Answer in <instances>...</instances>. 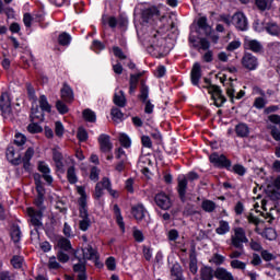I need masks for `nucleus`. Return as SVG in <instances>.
<instances>
[{
	"label": "nucleus",
	"mask_w": 280,
	"mask_h": 280,
	"mask_svg": "<svg viewBox=\"0 0 280 280\" xmlns=\"http://www.w3.org/2000/svg\"><path fill=\"white\" fill-rule=\"evenodd\" d=\"M262 215L267 222L272 223V220L279 215V210H277V208H270L269 212L262 213Z\"/></svg>",
	"instance_id": "obj_37"
},
{
	"label": "nucleus",
	"mask_w": 280,
	"mask_h": 280,
	"mask_svg": "<svg viewBox=\"0 0 280 280\" xmlns=\"http://www.w3.org/2000/svg\"><path fill=\"white\" fill-rule=\"evenodd\" d=\"M265 30H266L267 34H270V36H279V34H280L279 24H277L276 22H268L265 25Z\"/></svg>",
	"instance_id": "obj_28"
},
{
	"label": "nucleus",
	"mask_w": 280,
	"mask_h": 280,
	"mask_svg": "<svg viewBox=\"0 0 280 280\" xmlns=\"http://www.w3.org/2000/svg\"><path fill=\"white\" fill-rule=\"evenodd\" d=\"M102 185L103 188L106 189L113 198H119V192H117V190H114L113 187H110V179H108V177H104L102 179Z\"/></svg>",
	"instance_id": "obj_31"
},
{
	"label": "nucleus",
	"mask_w": 280,
	"mask_h": 280,
	"mask_svg": "<svg viewBox=\"0 0 280 280\" xmlns=\"http://www.w3.org/2000/svg\"><path fill=\"white\" fill-rule=\"evenodd\" d=\"M28 132H31L32 135H36L38 132H43V127H40L38 124L33 122L30 124L27 127Z\"/></svg>",
	"instance_id": "obj_49"
},
{
	"label": "nucleus",
	"mask_w": 280,
	"mask_h": 280,
	"mask_svg": "<svg viewBox=\"0 0 280 280\" xmlns=\"http://www.w3.org/2000/svg\"><path fill=\"white\" fill-rule=\"evenodd\" d=\"M245 49H248L249 51H254V54H259L261 49H264V46H261V43L256 39H246L244 43Z\"/></svg>",
	"instance_id": "obj_20"
},
{
	"label": "nucleus",
	"mask_w": 280,
	"mask_h": 280,
	"mask_svg": "<svg viewBox=\"0 0 280 280\" xmlns=\"http://www.w3.org/2000/svg\"><path fill=\"white\" fill-rule=\"evenodd\" d=\"M171 273L173 279H179L183 277V268L180 267V265L175 264L171 269Z\"/></svg>",
	"instance_id": "obj_40"
},
{
	"label": "nucleus",
	"mask_w": 280,
	"mask_h": 280,
	"mask_svg": "<svg viewBox=\"0 0 280 280\" xmlns=\"http://www.w3.org/2000/svg\"><path fill=\"white\" fill-rule=\"evenodd\" d=\"M141 20L144 25H159L165 21V15L161 14L159 7H149L142 10Z\"/></svg>",
	"instance_id": "obj_2"
},
{
	"label": "nucleus",
	"mask_w": 280,
	"mask_h": 280,
	"mask_svg": "<svg viewBox=\"0 0 280 280\" xmlns=\"http://www.w3.org/2000/svg\"><path fill=\"white\" fill-rule=\"evenodd\" d=\"M231 268L234 270H246V262L237 259H233L230 262Z\"/></svg>",
	"instance_id": "obj_42"
},
{
	"label": "nucleus",
	"mask_w": 280,
	"mask_h": 280,
	"mask_svg": "<svg viewBox=\"0 0 280 280\" xmlns=\"http://www.w3.org/2000/svg\"><path fill=\"white\" fill-rule=\"evenodd\" d=\"M231 231V225L228 221H219V226L215 229L217 235H226Z\"/></svg>",
	"instance_id": "obj_29"
},
{
	"label": "nucleus",
	"mask_w": 280,
	"mask_h": 280,
	"mask_svg": "<svg viewBox=\"0 0 280 280\" xmlns=\"http://www.w3.org/2000/svg\"><path fill=\"white\" fill-rule=\"evenodd\" d=\"M77 137L79 141H86V139H89V133L86 132V129L79 128Z\"/></svg>",
	"instance_id": "obj_61"
},
{
	"label": "nucleus",
	"mask_w": 280,
	"mask_h": 280,
	"mask_svg": "<svg viewBox=\"0 0 280 280\" xmlns=\"http://www.w3.org/2000/svg\"><path fill=\"white\" fill-rule=\"evenodd\" d=\"M214 277L215 279L218 280H235L233 278V273H231L229 270H226L225 268L223 267H218L215 270H214Z\"/></svg>",
	"instance_id": "obj_21"
},
{
	"label": "nucleus",
	"mask_w": 280,
	"mask_h": 280,
	"mask_svg": "<svg viewBox=\"0 0 280 280\" xmlns=\"http://www.w3.org/2000/svg\"><path fill=\"white\" fill-rule=\"evenodd\" d=\"M114 104L116 106H119L120 108H124L126 106V95H124V91H118V93H115L114 95Z\"/></svg>",
	"instance_id": "obj_32"
},
{
	"label": "nucleus",
	"mask_w": 280,
	"mask_h": 280,
	"mask_svg": "<svg viewBox=\"0 0 280 280\" xmlns=\"http://www.w3.org/2000/svg\"><path fill=\"white\" fill-rule=\"evenodd\" d=\"M59 45L67 47V45H71V35L68 33H61L58 37Z\"/></svg>",
	"instance_id": "obj_39"
},
{
	"label": "nucleus",
	"mask_w": 280,
	"mask_h": 280,
	"mask_svg": "<svg viewBox=\"0 0 280 280\" xmlns=\"http://www.w3.org/2000/svg\"><path fill=\"white\" fill-rule=\"evenodd\" d=\"M241 65L247 71H257L259 68V59H257L253 54L247 52L242 57Z\"/></svg>",
	"instance_id": "obj_5"
},
{
	"label": "nucleus",
	"mask_w": 280,
	"mask_h": 280,
	"mask_svg": "<svg viewBox=\"0 0 280 280\" xmlns=\"http://www.w3.org/2000/svg\"><path fill=\"white\" fill-rule=\"evenodd\" d=\"M143 73H138V74H131L130 75V81H129V93L132 95L135 91H137V85L139 84V78H141Z\"/></svg>",
	"instance_id": "obj_30"
},
{
	"label": "nucleus",
	"mask_w": 280,
	"mask_h": 280,
	"mask_svg": "<svg viewBox=\"0 0 280 280\" xmlns=\"http://www.w3.org/2000/svg\"><path fill=\"white\" fill-rule=\"evenodd\" d=\"M55 132L57 137H62V135H65V126H62V122H55Z\"/></svg>",
	"instance_id": "obj_59"
},
{
	"label": "nucleus",
	"mask_w": 280,
	"mask_h": 280,
	"mask_svg": "<svg viewBox=\"0 0 280 280\" xmlns=\"http://www.w3.org/2000/svg\"><path fill=\"white\" fill-rule=\"evenodd\" d=\"M31 119L32 121H35V119H43V113L38 110V107L32 108L31 109Z\"/></svg>",
	"instance_id": "obj_54"
},
{
	"label": "nucleus",
	"mask_w": 280,
	"mask_h": 280,
	"mask_svg": "<svg viewBox=\"0 0 280 280\" xmlns=\"http://www.w3.org/2000/svg\"><path fill=\"white\" fill-rule=\"evenodd\" d=\"M265 237H266V240H269L270 242H272V240H277V231H275V229H272V228L266 229Z\"/></svg>",
	"instance_id": "obj_47"
},
{
	"label": "nucleus",
	"mask_w": 280,
	"mask_h": 280,
	"mask_svg": "<svg viewBox=\"0 0 280 280\" xmlns=\"http://www.w3.org/2000/svg\"><path fill=\"white\" fill-rule=\"evenodd\" d=\"M11 238L13 242H21V229L19 228H13L11 231Z\"/></svg>",
	"instance_id": "obj_53"
},
{
	"label": "nucleus",
	"mask_w": 280,
	"mask_h": 280,
	"mask_svg": "<svg viewBox=\"0 0 280 280\" xmlns=\"http://www.w3.org/2000/svg\"><path fill=\"white\" fill-rule=\"evenodd\" d=\"M150 95V89L148 88V85H145V83H141V89H140V100L142 102H147L148 97Z\"/></svg>",
	"instance_id": "obj_41"
},
{
	"label": "nucleus",
	"mask_w": 280,
	"mask_h": 280,
	"mask_svg": "<svg viewBox=\"0 0 280 280\" xmlns=\"http://www.w3.org/2000/svg\"><path fill=\"white\" fill-rule=\"evenodd\" d=\"M240 47H242V42L235 39L228 45L226 49L228 51H235V49H240Z\"/></svg>",
	"instance_id": "obj_58"
},
{
	"label": "nucleus",
	"mask_w": 280,
	"mask_h": 280,
	"mask_svg": "<svg viewBox=\"0 0 280 280\" xmlns=\"http://www.w3.org/2000/svg\"><path fill=\"white\" fill-rule=\"evenodd\" d=\"M256 5L258 10H261V12H265V10H268L270 8V4H268V0H256Z\"/></svg>",
	"instance_id": "obj_60"
},
{
	"label": "nucleus",
	"mask_w": 280,
	"mask_h": 280,
	"mask_svg": "<svg viewBox=\"0 0 280 280\" xmlns=\"http://www.w3.org/2000/svg\"><path fill=\"white\" fill-rule=\"evenodd\" d=\"M48 268L50 270H58V268H60V262H58V260H56V256H52L49 258Z\"/></svg>",
	"instance_id": "obj_57"
},
{
	"label": "nucleus",
	"mask_w": 280,
	"mask_h": 280,
	"mask_svg": "<svg viewBox=\"0 0 280 280\" xmlns=\"http://www.w3.org/2000/svg\"><path fill=\"white\" fill-rule=\"evenodd\" d=\"M0 280H16V278L10 271H0Z\"/></svg>",
	"instance_id": "obj_63"
},
{
	"label": "nucleus",
	"mask_w": 280,
	"mask_h": 280,
	"mask_svg": "<svg viewBox=\"0 0 280 280\" xmlns=\"http://www.w3.org/2000/svg\"><path fill=\"white\" fill-rule=\"evenodd\" d=\"M235 132L237 137H241L242 139L248 137L250 135V128L248 125L244 122H240L238 125L235 126Z\"/></svg>",
	"instance_id": "obj_22"
},
{
	"label": "nucleus",
	"mask_w": 280,
	"mask_h": 280,
	"mask_svg": "<svg viewBox=\"0 0 280 280\" xmlns=\"http://www.w3.org/2000/svg\"><path fill=\"white\" fill-rule=\"evenodd\" d=\"M27 215L31 218L33 226H43V211L27 208Z\"/></svg>",
	"instance_id": "obj_11"
},
{
	"label": "nucleus",
	"mask_w": 280,
	"mask_h": 280,
	"mask_svg": "<svg viewBox=\"0 0 280 280\" xmlns=\"http://www.w3.org/2000/svg\"><path fill=\"white\" fill-rule=\"evenodd\" d=\"M119 141L122 148H130L132 145V141L130 140V137L126 133H120Z\"/></svg>",
	"instance_id": "obj_44"
},
{
	"label": "nucleus",
	"mask_w": 280,
	"mask_h": 280,
	"mask_svg": "<svg viewBox=\"0 0 280 280\" xmlns=\"http://www.w3.org/2000/svg\"><path fill=\"white\" fill-rule=\"evenodd\" d=\"M155 203L160 209H163L164 211H167V209H171L172 207V200L170 199V196H167L165 192H160L155 195Z\"/></svg>",
	"instance_id": "obj_10"
},
{
	"label": "nucleus",
	"mask_w": 280,
	"mask_h": 280,
	"mask_svg": "<svg viewBox=\"0 0 280 280\" xmlns=\"http://www.w3.org/2000/svg\"><path fill=\"white\" fill-rule=\"evenodd\" d=\"M52 159L58 172H65V162H62V153H60L57 150H54Z\"/></svg>",
	"instance_id": "obj_23"
},
{
	"label": "nucleus",
	"mask_w": 280,
	"mask_h": 280,
	"mask_svg": "<svg viewBox=\"0 0 280 280\" xmlns=\"http://www.w3.org/2000/svg\"><path fill=\"white\" fill-rule=\"evenodd\" d=\"M98 143L101 152L108 154V152L113 151V142H110V136L105 133L101 135L98 137Z\"/></svg>",
	"instance_id": "obj_12"
},
{
	"label": "nucleus",
	"mask_w": 280,
	"mask_h": 280,
	"mask_svg": "<svg viewBox=\"0 0 280 280\" xmlns=\"http://www.w3.org/2000/svg\"><path fill=\"white\" fill-rule=\"evenodd\" d=\"M215 277V271L211 267H203L200 269V279L201 280H213Z\"/></svg>",
	"instance_id": "obj_27"
},
{
	"label": "nucleus",
	"mask_w": 280,
	"mask_h": 280,
	"mask_svg": "<svg viewBox=\"0 0 280 280\" xmlns=\"http://www.w3.org/2000/svg\"><path fill=\"white\" fill-rule=\"evenodd\" d=\"M230 246L233 248H238L242 250L244 244H248V236H246V230L244 228H234L232 229L231 237L226 241Z\"/></svg>",
	"instance_id": "obj_3"
},
{
	"label": "nucleus",
	"mask_w": 280,
	"mask_h": 280,
	"mask_svg": "<svg viewBox=\"0 0 280 280\" xmlns=\"http://www.w3.org/2000/svg\"><path fill=\"white\" fill-rule=\"evenodd\" d=\"M83 257L84 259H90L91 261H97L98 259L97 252L93 249L91 245L83 248Z\"/></svg>",
	"instance_id": "obj_25"
},
{
	"label": "nucleus",
	"mask_w": 280,
	"mask_h": 280,
	"mask_svg": "<svg viewBox=\"0 0 280 280\" xmlns=\"http://www.w3.org/2000/svg\"><path fill=\"white\" fill-rule=\"evenodd\" d=\"M234 174H237L238 176H244L246 174V167L242 164H236L232 167Z\"/></svg>",
	"instance_id": "obj_56"
},
{
	"label": "nucleus",
	"mask_w": 280,
	"mask_h": 280,
	"mask_svg": "<svg viewBox=\"0 0 280 280\" xmlns=\"http://www.w3.org/2000/svg\"><path fill=\"white\" fill-rule=\"evenodd\" d=\"M110 115L115 124H120V121H124V113H121V109L114 107L112 108Z\"/></svg>",
	"instance_id": "obj_34"
},
{
	"label": "nucleus",
	"mask_w": 280,
	"mask_h": 280,
	"mask_svg": "<svg viewBox=\"0 0 280 280\" xmlns=\"http://www.w3.org/2000/svg\"><path fill=\"white\" fill-rule=\"evenodd\" d=\"M66 163H71V166L67 171L68 182L70 183V185H75V183H78V175L75 174V166H74L73 159L68 158L66 160Z\"/></svg>",
	"instance_id": "obj_18"
},
{
	"label": "nucleus",
	"mask_w": 280,
	"mask_h": 280,
	"mask_svg": "<svg viewBox=\"0 0 280 280\" xmlns=\"http://www.w3.org/2000/svg\"><path fill=\"white\" fill-rule=\"evenodd\" d=\"M209 161L214 167H231V161L224 154L212 153Z\"/></svg>",
	"instance_id": "obj_8"
},
{
	"label": "nucleus",
	"mask_w": 280,
	"mask_h": 280,
	"mask_svg": "<svg viewBox=\"0 0 280 280\" xmlns=\"http://www.w3.org/2000/svg\"><path fill=\"white\" fill-rule=\"evenodd\" d=\"M39 106L42 110H44L45 113H51V105H49V102L47 101V96L42 95L39 97Z\"/></svg>",
	"instance_id": "obj_36"
},
{
	"label": "nucleus",
	"mask_w": 280,
	"mask_h": 280,
	"mask_svg": "<svg viewBox=\"0 0 280 280\" xmlns=\"http://www.w3.org/2000/svg\"><path fill=\"white\" fill-rule=\"evenodd\" d=\"M232 25H234L236 30H240L241 32H246L248 30V20L242 12H236L232 16Z\"/></svg>",
	"instance_id": "obj_7"
},
{
	"label": "nucleus",
	"mask_w": 280,
	"mask_h": 280,
	"mask_svg": "<svg viewBox=\"0 0 280 280\" xmlns=\"http://www.w3.org/2000/svg\"><path fill=\"white\" fill-rule=\"evenodd\" d=\"M226 95L230 97V101L232 104H235V100H242L244 95H246V92L244 90H241L235 94V88L233 84L230 83V85L226 88Z\"/></svg>",
	"instance_id": "obj_16"
},
{
	"label": "nucleus",
	"mask_w": 280,
	"mask_h": 280,
	"mask_svg": "<svg viewBox=\"0 0 280 280\" xmlns=\"http://www.w3.org/2000/svg\"><path fill=\"white\" fill-rule=\"evenodd\" d=\"M27 141V138L23 133H15V140L14 143L15 145H25V142Z\"/></svg>",
	"instance_id": "obj_52"
},
{
	"label": "nucleus",
	"mask_w": 280,
	"mask_h": 280,
	"mask_svg": "<svg viewBox=\"0 0 280 280\" xmlns=\"http://www.w3.org/2000/svg\"><path fill=\"white\" fill-rule=\"evenodd\" d=\"M115 156L118 161H125L128 162V155L126 154V151H124L122 148H118L115 151Z\"/></svg>",
	"instance_id": "obj_46"
},
{
	"label": "nucleus",
	"mask_w": 280,
	"mask_h": 280,
	"mask_svg": "<svg viewBox=\"0 0 280 280\" xmlns=\"http://www.w3.org/2000/svg\"><path fill=\"white\" fill-rule=\"evenodd\" d=\"M177 191L180 200L185 202L187 195V177L185 175H180L177 178Z\"/></svg>",
	"instance_id": "obj_13"
},
{
	"label": "nucleus",
	"mask_w": 280,
	"mask_h": 280,
	"mask_svg": "<svg viewBox=\"0 0 280 280\" xmlns=\"http://www.w3.org/2000/svg\"><path fill=\"white\" fill-rule=\"evenodd\" d=\"M197 25L199 30H202L205 32L206 36H209V34H211V26L207 24V18H199Z\"/></svg>",
	"instance_id": "obj_33"
},
{
	"label": "nucleus",
	"mask_w": 280,
	"mask_h": 280,
	"mask_svg": "<svg viewBox=\"0 0 280 280\" xmlns=\"http://www.w3.org/2000/svg\"><path fill=\"white\" fill-rule=\"evenodd\" d=\"M61 100L63 102H67L68 104H71L73 102V90L69 85H63L61 89Z\"/></svg>",
	"instance_id": "obj_24"
},
{
	"label": "nucleus",
	"mask_w": 280,
	"mask_h": 280,
	"mask_svg": "<svg viewBox=\"0 0 280 280\" xmlns=\"http://www.w3.org/2000/svg\"><path fill=\"white\" fill-rule=\"evenodd\" d=\"M83 118L85 121L95 122L97 119V116H95V113L91 109L83 110Z\"/></svg>",
	"instance_id": "obj_43"
},
{
	"label": "nucleus",
	"mask_w": 280,
	"mask_h": 280,
	"mask_svg": "<svg viewBox=\"0 0 280 280\" xmlns=\"http://www.w3.org/2000/svg\"><path fill=\"white\" fill-rule=\"evenodd\" d=\"M11 264L13 266V268H23V257L21 256H14L12 259H11Z\"/></svg>",
	"instance_id": "obj_50"
},
{
	"label": "nucleus",
	"mask_w": 280,
	"mask_h": 280,
	"mask_svg": "<svg viewBox=\"0 0 280 280\" xmlns=\"http://www.w3.org/2000/svg\"><path fill=\"white\" fill-rule=\"evenodd\" d=\"M58 248H61V250H71V241L68 238H59L57 242Z\"/></svg>",
	"instance_id": "obj_38"
},
{
	"label": "nucleus",
	"mask_w": 280,
	"mask_h": 280,
	"mask_svg": "<svg viewBox=\"0 0 280 280\" xmlns=\"http://www.w3.org/2000/svg\"><path fill=\"white\" fill-rule=\"evenodd\" d=\"M114 213L116 215V222L121 230L122 233H126V224L124 223V217H121V210L119 209V206H114Z\"/></svg>",
	"instance_id": "obj_26"
},
{
	"label": "nucleus",
	"mask_w": 280,
	"mask_h": 280,
	"mask_svg": "<svg viewBox=\"0 0 280 280\" xmlns=\"http://www.w3.org/2000/svg\"><path fill=\"white\" fill-rule=\"evenodd\" d=\"M0 108L3 117H10L12 115V103H10V96H8V93L1 94Z\"/></svg>",
	"instance_id": "obj_9"
},
{
	"label": "nucleus",
	"mask_w": 280,
	"mask_h": 280,
	"mask_svg": "<svg viewBox=\"0 0 280 280\" xmlns=\"http://www.w3.org/2000/svg\"><path fill=\"white\" fill-rule=\"evenodd\" d=\"M103 196H104V185L102 184V182H100L95 186L94 198L96 200H100V198Z\"/></svg>",
	"instance_id": "obj_45"
},
{
	"label": "nucleus",
	"mask_w": 280,
	"mask_h": 280,
	"mask_svg": "<svg viewBox=\"0 0 280 280\" xmlns=\"http://www.w3.org/2000/svg\"><path fill=\"white\" fill-rule=\"evenodd\" d=\"M77 191L80 196L78 199L79 229L80 231L86 232L88 229H91V218H89V206L86 205V190L84 186H77Z\"/></svg>",
	"instance_id": "obj_1"
},
{
	"label": "nucleus",
	"mask_w": 280,
	"mask_h": 280,
	"mask_svg": "<svg viewBox=\"0 0 280 280\" xmlns=\"http://www.w3.org/2000/svg\"><path fill=\"white\" fill-rule=\"evenodd\" d=\"M105 46L100 40H94L92 44V49L95 54H100V51L104 50Z\"/></svg>",
	"instance_id": "obj_62"
},
{
	"label": "nucleus",
	"mask_w": 280,
	"mask_h": 280,
	"mask_svg": "<svg viewBox=\"0 0 280 280\" xmlns=\"http://www.w3.org/2000/svg\"><path fill=\"white\" fill-rule=\"evenodd\" d=\"M188 40L190 47H194V49H197L198 51H209V47H211V43L205 37L196 38V36L190 35Z\"/></svg>",
	"instance_id": "obj_6"
},
{
	"label": "nucleus",
	"mask_w": 280,
	"mask_h": 280,
	"mask_svg": "<svg viewBox=\"0 0 280 280\" xmlns=\"http://www.w3.org/2000/svg\"><path fill=\"white\" fill-rule=\"evenodd\" d=\"M190 78H191V84H194V86H198V83L202 78V70H201L200 63L196 62L192 66Z\"/></svg>",
	"instance_id": "obj_17"
},
{
	"label": "nucleus",
	"mask_w": 280,
	"mask_h": 280,
	"mask_svg": "<svg viewBox=\"0 0 280 280\" xmlns=\"http://www.w3.org/2000/svg\"><path fill=\"white\" fill-rule=\"evenodd\" d=\"M56 108L58 113H60V115L69 113V107H67V105L62 101H57Z\"/></svg>",
	"instance_id": "obj_48"
},
{
	"label": "nucleus",
	"mask_w": 280,
	"mask_h": 280,
	"mask_svg": "<svg viewBox=\"0 0 280 280\" xmlns=\"http://www.w3.org/2000/svg\"><path fill=\"white\" fill-rule=\"evenodd\" d=\"M215 202L206 199L201 202V209L206 211V213H213L215 211Z\"/></svg>",
	"instance_id": "obj_35"
},
{
	"label": "nucleus",
	"mask_w": 280,
	"mask_h": 280,
	"mask_svg": "<svg viewBox=\"0 0 280 280\" xmlns=\"http://www.w3.org/2000/svg\"><path fill=\"white\" fill-rule=\"evenodd\" d=\"M208 93L211 95L214 102V106H217V108L222 107L226 102V97L222 95V90H220V86L209 85Z\"/></svg>",
	"instance_id": "obj_4"
},
{
	"label": "nucleus",
	"mask_w": 280,
	"mask_h": 280,
	"mask_svg": "<svg viewBox=\"0 0 280 280\" xmlns=\"http://www.w3.org/2000/svg\"><path fill=\"white\" fill-rule=\"evenodd\" d=\"M131 213L138 222H141V220L145 218L148 210H145V207H143V203H138L131 208Z\"/></svg>",
	"instance_id": "obj_19"
},
{
	"label": "nucleus",
	"mask_w": 280,
	"mask_h": 280,
	"mask_svg": "<svg viewBox=\"0 0 280 280\" xmlns=\"http://www.w3.org/2000/svg\"><path fill=\"white\" fill-rule=\"evenodd\" d=\"M133 240L141 244L145 240V236H143L141 230L133 228Z\"/></svg>",
	"instance_id": "obj_51"
},
{
	"label": "nucleus",
	"mask_w": 280,
	"mask_h": 280,
	"mask_svg": "<svg viewBox=\"0 0 280 280\" xmlns=\"http://www.w3.org/2000/svg\"><path fill=\"white\" fill-rule=\"evenodd\" d=\"M105 266L107 267L108 270H116L117 268V262L115 261V257H108L105 261Z\"/></svg>",
	"instance_id": "obj_55"
},
{
	"label": "nucleus",
	"mask_w": 280,
	"mask_h": 280,
	"mask_svg": "<svg viewBox=\"0 0 280 280\" xmlns=\"http://www.w3.org/2000/svg\"><path fill=\"white\" fill-rule=\"evenodd\" d=\"M38 172L43 174L44 180H46L49 185L54 183V177L51 176V168L45 162L38 163Z\"/></svg>",
	"instance_id": "obj_14"
},
{
	"label": "nucleus",
	"mask_w": 280,
	"mask_h": 280,
	"mask_svg": "<svg viewBox=\"0 0 280 280\" xmlns=\"http://www.w3.org/2000/svg\"><path fill=\"white\" fill-rule=\"evenodd\" d=\"M271 137L275 139V141H280V128L272 127Z\"/></svg>",
	"instance_id": "obj_64"
},
{
	"label": "nucleus",
	"mask_w": 280,
	"mask_h": 280,
	"mask_svg": "<svg viewBox=\"0 0 280 280\" xmlns=\"http://www.w3.org/2000/svg\"><path fill=\"white\" fill-rule=\"evenodd\" d=\"M7 159L11 165H21V153H16L14 147L7 149Z\"/></svg>",
	"instance_id": "obj_15"
}]
</instances>
